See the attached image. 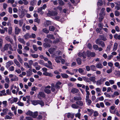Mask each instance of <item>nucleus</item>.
I'll list each match as a JSON object with an SVG mask.
<instances>
[{"label":"nucleus","mask_w":120,"mask_h":120,"mask_svg":"<svg viewBox=\"0 0 120 120\" xmlns=\"http://www.w3.org/2000/svg\"><path fill=\"white\" fill-rule=\"evenodd\" d=\"M8 48L10 50H13L11 45L10 44L6 43L4 45L3 48L2 49L1 51L4 52L5 51L8 50Z\"/></svg>","instance_id":"1"},{"label":"nucleus","mask_w":120,"mask_h":120,"mask_svg":"<svg viewBox=\"0 0 120 120\" xmlns=\"http://www.w3.org/2000/svg\"><path fill=\"white\" fill-rule=\"evenodd\" d=\"M58 14L57 12L52 10H48V12L47 13V15L48 16H55L57 15Z\"/></svg>","instance_id":"2"},{"label":"nucleus","mask_w":120,"mask_h":120,"mask_svg":"<svg viewBox=\"0 0 120 120\" xmlns=\"http://www.w3.org/2000/svg\"><path fill=\"white\" fill-rule=\"evenodd\" d=\"M9 77L11 78L10 81L11 82L17 81L19 80L18 77L15 75L10 74L9 75Z\"/></svg>","instance_id":"3"},{"label":"nucleus","mask_w":120,"mask_h":120,"mask_svg":"<svg viewBox=\"0 0 120 120\" xmlns=\"http://www.w3.org/2000/svg\"><path fill=\"white\" fill-rule=\"evenodd\" d=\"M23 8V7H21V8L22 10V11L21 12V14L19 15V17L21 18H23L25 15L28 12V10Z\"/></svg>","instance_id":"4"},{"label":"nucleus","mask_w":120,"mask_h":120,"mask_svg":"<svg viewBox=\"0 0 120 120\" xmlns=\"http://www.w3.org/2000/svg\"><path fill=\"white\" fill-rule=\"evenodd\" d=\"M59 89L58 88H57L54 84L52 83L51 84V90L52 92H54L55 94L56 93Z\"/></svg>","instance_id":"5"},{"label":"nucleus","mask_w":120,"mask_h":120,"mask_svg":"<svg viewBox=\"0 0 120 120\" xmlns=\"http://www.w3.org/2000/svg\"><path fill=\"white\" fill-rule=\"evenodd\" d=\"M45 97V95L44 93L41 91L39 92L37 95L38 98L40 99H41L42 98H44Z\"/></svg>","instance_id":"6"},{"label":"nucleus","mask_w":120,"mask_h":120,"mask_svg":"<svg viewBox=\"0 0 120 120\" xmlns=\"http://www.w3.org/2000/svg\"><path fill=\"white\" fill-rule=\"evenodd\" d=\"M96 92L97 94V96H99L101 95V89L99 87L95 89Z\"/></svg>","instance_id":"7"},{"label":"nucleus","mask_w":120,"mask_h":120,"mask_svg":"<svg viewBox=\"0 0 120 120\" xmlns=\"http://www.w3.org/2000/svg\"><path fill=\"white\" fill-rule=\"evenodd\" d=\"M78 56L79 57H82L83 58H86V55L85 53L83 52L82 53L79 52L78 53Z\"/></svg>","instance_id":"8"},{"label":"nucleus","mask_w":120,"mask_h":120,"mask_svg":"<svg viewBox=\"0 0 120 120\" xmlns=\"http://www.w3.org/2000/svg\"><path fill=\"white\" fill-rule=\"evenodd\" d=\"M13 64V63L12 61H9L6 63V67L7 68H8L10 66L12 65Z\"/></svg>","instance_id":"9"},{"label":"nucleus","mask_w":120,"mask_h":120,"mask_svg":"<svg viewBox=\"0 0 120 120\" xmlns=\"http://www.w3.org/2000/svg\"><path fill=\"white\" fill-rule=\"evenodd\" d=\"M21 30V29L19 28L17 26L15 27V34H19V33Z\"/></svg>","instance_id":"10"},{"label":"nucleus","mask_w":120,"mask_h":120,"mask_svg":"<svg viewBox=\"0 0 120 120\" xmlns=\"http://www.w3.org/2000/svg\"><path fill=\"white\" fill-rule=\"evenodd\" d=\"M5 39L7 41L10 42L11 44L13 43V40L9 36H7L6 37Z\"/></svg>","instance_id":"11"},{"label":"nucleus","mask_w":120,"mask_h":120,"mask_svg":"<svg viewBox=\"0 0 120 120\" xmlns=\"http://www.w3.org/2000/svg\"><path fill=\"white\" fill-rule=\"evenodd\" d=\"M89 98L87 97V98H86V100L87 105H90L92 101L90 99H89Z\"/></svg>","instance_id":"12"},{"label":"nucleus","mask_w":120,"mask_h":120,"mask_svg":"<svg viewBox=\"0 0 120 120\" xmlns=\"http://www.w3.org/2000/svg\"><path fill=\"white\" fill-rule=\"evenodd\" d=\"M55 57V60L56 62L57 63L60 62V60L61 59V56H59L57 57Z\"/></svg>","instance_id":"13"},{"label":"nucleus","mask_w":120,"mask_h":120,"mask_svg":"<svg viewBox=\"0 0 120 120\" xmlns=\"http://www.w3.org/2000/svg\"><path fill=\"white\" fill-rule=\"evenodd\" d=\"M43 74L49 77H52L53 76V75L51 73H49L48 72H44L43 73Z\"/></svg>","instance_id":"14"},{"label":"nucleus","mask_w":120,"mask_h":120,"mask_svg":"<svg viewBox=\"0 0 120 120\" xmlns=\"http://www.w3.org/2000/svg\"><path fill=\"white\" fill-rule=\"evenodd\" d=\"M74 115L73 114H71L70 113H68L67 114V116L68 118H70L71 119H73L74 116Z\"/></svg>","instance_id":"15"},{"label":"nucleus","mask_w":120,"mask_h":120,"mask_svg":"<svg viewBox=\"0 0 120 120\" xmlns=\"http://www.w3.org/2000/svg\"><path fill=\"white\" fill-rule=\"evenodd\" d=\"M76 104L80 106H82L84 105V103L82 101H78L76 102Z\"/></svg>","instance_id":"16"},{"label":"nucleus","mask_w":120,"mask_h":120,"mask_svg":"<svg viewBox=\"0 0 120 120\" xmlns=\"http://www.w3.org/2000/svg\"><path fill=\"white\" fill-rule=\"evenodd\" d=\"M14 63L17 66L19 67H20V64L16 59H14Z\"/></svg>","instance_id":"17"},{"label":"nucleus","mask_w":120,"mask_h":120,"mask_svg":"<svg viewBox=\"0 0 120 120\" xmlns=\"http://www.w3.org/2000/svg\"><path fill=\"white\" fill-rule=\"evenodd\" d=\"M61 75L63 78L67 79L68 78V76L66 74L61 73Z\"/></svg>","instance_id":"18"},{"label":"nucleus","mask_w":120,"mask_h":120,"mask_svg":"<svg viewBox=\"0 0 120 120\" xmlns=\"http://www.w3.org/2000/svg\"><path fill=\"white\" fill-rule=\"evenodd\" d=\"M79 91V90L77 89L73 88L72 89L71 92L73 94H75L78 93Z\"/></svg>","instance_id":"19"},{"label":"nucleus","mask_w":120,"mask_h":120,"mask_svg":"<svg viewBox=\"0 0 120 120\" xmlns=\"http://www.w3.org/2000/svg\"><path fill=\"white\" fill-rule=\"evenodd\" d=\"M47 37L49 38L52 39H54L55 38L53 35L50 34H47Z\"/></svg>","instance_id":"20"},{"label":"nucleus","mask_w":120,"mask_h":120,"mask_svg":"<svg viewBox=\"0 0 120 120\" xmlns=\"http://www.w3.org/2000/svg\"><path fill=\"white\" fill-rule=\"evenodd\" d=\"M32 73V71L30 69H29L28 71H26V75L28 76H30Z\"/></svg>","instance_id":"21"},{"label":"nucleus","mask_w":120,"mask_h":120,"mask_svg":"<svg viewBox=\"0 0 120 120\" xmlns=\"http://www.w3.org/2000/svg\"><path fill=\"white\" fill-rule=\"evenodd\" d=\"M30 35L29 33H27L25 34L24 36V38L25 39H27L30 38Z\"/></svg>","instance_id":"22"},{"label":"nucleus","mask_w":120,"mask_h":120,"mask_svg":"<svg viewBox=\"0 0 120 120\" xmlns=\"http://www.w3.org/2000/svg\"><path fill=\"white\" fill-rule=\"evenodd\" d=\"M118 46V44L116 43H114V46L113 48V50L114 51H116L117 48V47Z\"/></svg>","instance_id":"23"},{"label":"nucleus","mask_w":120,"mask_h":120,"mask_svg":"<svg viewBox=\"0 0 120 120\" xmlns=\"http://www.w3.org/2000/svg\"><path fill=\"white\" fill-rule=\"evenodd\" d=\"M103 2L101 0H98V2L97 3V5L98 7L100 6H101L103 4Z\"/></svg>","instance_id":"24"},{"label":"nucleus","mask_w":120,"mask_h":120,"mask_svg":"<svg viewBox=\"0 0 120 120\" xmlns=\"http://www.w3.org/2000/svg\"><path fill=\"white\" fill-rule=\"evenodd\" d=\"M90 68L91 70L92 71H96V68L95 66L94 65L90 66Z\"/></svg>","instance_id":"25"},{"label":"nucleus","mask_w":120,"mask_h":120,"mask_svg":"<svg viewBox=\"0 0 120 120\" xmlns=\"http://www.w3.org/2000/svg\"><path fill=\"white\" fill-rule=\"evenodd\" d=\"M99 37L102 40L104 41H105L107 40V39L106 37L103 35H100Z\"/></svg>","instance_id":"26"},{"label":"nucleus","mask_w":120,"mask_h":120,"mask_svg":"<svg viewBox=\"0 0 120 120\" xmlns=\"http://www.w3.org/2000/svg\"><path fill=\"white\" fill-rule=\"evenodd\" d=\"M102 65L100 63L97 64L96 65V67L98 68H103Z\"/></svg>","instance_id":"27"},{"label":"nucleus","mask_w":120,"mask_h":120,"mask_svg":"<svg viewBox=\"0 0 120 120\" xmlns=\"http://www.w3.org/2000/svg\"><path fill=\"white\" fill-rule=\"evenodd\" d=\"M38 100H33L31 102L32 104L34 105H36L38 104Z\"/></svg>","instance_id":"28"},{"label":"nucleus","mask_w":120,"mask_h":120,"mask_svg":"<svg viewBox=\"0 0 120 120\" xmlns=\"http://www.w3.org/2000/svg\"><path fill=\"white\" fill-rule=\"evenodd\" d=\"M114 37L116 39L120 40V35H118V34H116L114 36Z\"/></svg>","instance_id":"29"},{"label":"nucleus","mask_w":120,"mask_h":120,"mask_svg":"<svg viewBox=\"0 0 120 120\" xmlns=\"http://www.w3.org/2000/svg\"><path fill=\"white\" fill-rule=\"evenodd\" d=\"M43 45L44 46L45 48L49 47L51 46L50 45L49 43H44Z\"/></svg>","instance_id":"30"},{"label":"nucleus","mask_w":120,"mask_h":120,"mask_svg":"<svg viewBox=\"0 0 120 120\" xmlns=\"http://www.w3.org/2000/svg\"><path fill=\"white\" fill-rule=\"evenodd\" d=\"M95 79L96 78L94 76H92L89 78L90 80L94 83Z\"/></svg>","instance_id":"31"},{"label":"nucleus","mask_w":120,"mask_h":120,"mask_svg":"<svg viewBox=\"0 0 120 120\" xmlns=\"http://www.w3.org/2000/svg\"><path fill=\"white\" fill-rule=\"evenodd\" d=\"M17 59L20 63L21 64H22V60L19 55H17Z\"/></svg>","instance_id":"32"},{"label":"nucleus","mask_w":120,"mask_h":120,"mask_svg":"<svg viewBox=\"0 0 120 120\" xmlns=\"http://www.w3.org/2000/svg\"><path fill=\"white\" fill-rule=\"evenodd\" d=\"M26 114L27 116H32L33 114V112L30 111H28L26 113Z\"/></svg>","instance_id":"33"},{"label":"nucleus","mask_w":120,"mask_h":120,"mask_svg":"<svg viewBox=\"0 0 120 120\" xmlns=\"http://www.w3.org/2000/svg\"><path fill=\"white\" fill-rule=\"evenodd\" d=\"M12 27H9L8 28V33L9 34H12Z\"/></svg>","instance_id":"34"},{"label":"nucleus","mask_w":120,"mask_h":120,"mask_svg":"<svg viewBox=\"0 0 120 120\" xmlns=\"http://www.w3.org/2000/svg\"><path fill=\"white\" fill-rule=\"evenodd\" d=\"M44 66L46 67L49 68L51 69H53V67L52 66L49 65L47 63L45 64H44Z\"/></svg>","instance_id":"35"},{"label":"nucleus","mask_w":120,"mask_h":120,"mask_svg":"<svg viewBox=\"0 0 120 120\" xmlns=\"http://www.w3.org/2000/svg\"><path fill=\"white\" fill-rule=\"evenodd\" d=\"M3 105V107L5 108L6 107L7 105V102L6 101H3L2 102Z\"/></svg>","instance_id":"36"},{"label":"nucleus","mask_w":120,"mask_h":120,"mask_svg":"<svg viewBox=\"0 0 120 120\" xmlns=\"http://www.w3.org/2000/svg\"><path fill=\"white\" fill-rule=\"evenodd\" d=\"M115 66L116 67H117L118 68H120V65L119 63L118 62H116L114 64Z\"/></svg>","instance_id":"37"},{"label":"nucleus","mask_w":120,"mask_h":120,"mask_svg":"<svg viewBox=\"0 0 120 120\" xmlns=\"http://www.w3.org/2000/svg\"><path fill=\"white\" fill-rule=\"evenodd\" d=\"M55 50V49L54 48H51L49 49V52L51 54Z\"/></svg>","instance_id":"38"},{"label":"nucleus","mask_w":120,"mask_h":120,"mask_svg":"<svg viewBox=\"0 0 120 120\" xmlns=\"http://www.w3.org/2000/svg\"><path fill=\"white\" fill-rule=\"evenodd\" d=\"M71 107L75 109H77L79 107V106L78 105L75 104H73L72 105Z\"/></svg>","instance_id":"39"},{"label":"nucleus","mask_w":120,"mask_h":120,"mask_svg":"<svg viewBox=\"0 0 120 120\" xmlns=\"http://www.w3.org/2000/svg\"><path fill=\"white\" fill-rule=\"evenodd\" d=\"M18 40L20 42L24 44H25V42L23 39L20 38L18 39Z\"/></svg>","instance_id":"40"},{"label":"nucleus","mask_w":120,"mask_h":120,"mask_svg":"<svg viewBox=\"0 0 120 120\" xmlns=\"http://www.w3.org/2000/svg\"><path fill=\"white\" fill-rule=\"evenodd\" d=\"M19 26L21 27L23 24V21L22 20H20L19 21Z\"/></svg>","instance_id":"41"},{"label":"nucleus","mask_w":120,"mask_h":120,"mask_svg":"<svg viewBox=\"0 0 120 120\" xmlns=\"http://www.w3.org/2000/svg\"><path fill=\"white\" fill-rule=\"evenodd\" d=\"M74 99L76 101L80 100H81V98L80 97L75 96L74 97Z\"/></svg>","instance_id":"42"},{"label":"nucleus","mask_w":120,"mask_h":120,"mask_svg":"<svg viewBox=\"0 0 120 120\" xmlns=\"http://www.w3.org/2000/svg\"><path fill=\"white\" fill-rule=\"evenodd\" d=\"M51 24V22L49 20H47L46 21L45 24L46 26H48Z\"/></svg>","instance_id":"43"},{"label":"nucleus","mask_w":120,"mask_h":120,"mask_svg":"<svg viewBox=\"0 0 120 120\" xmlns=\"http://www.w3.org/2000/svg\"><path fill=\"white\" fill-rule=\"evenodd\" d=\"M103 82L101 81V79L97 81V85H99L101 84Z\"/></svg>","instance_id":"44"},{"label":"nucleus","mask_w":120,"mask_h":120,"mask_svg":"<svg viewBox=\"0 0 120 120\" xmlns=\"http://www.w3.org/2000/svg\"><path fill=\"white\" fill-rule=\"evenodd\" d=\"M44 92L47 94H49L51 92V91L50 90L45 89L44 90Z\"/></svg>","instance_id":"45"},{"label":"nucleus","mask_w":120,"mask_h":120,"mask_svg":"<svg viewBox=\"0 0 120 120\" xmlns=\"http://www.w3.org/2000/svg\"><path fill=\"white\" fill-rule=\"evenodd\" d=\"M8 109L7 108H5L3 109L2 111L6 115L8 111Z\"/></svg>","instance_id":"46"},{"label":"nucleus","mask_w":120,"mask_h":120,"mask_svg":"<svg viewBox=\"0 0 120 120\" xmlns=\"http://www.w3.org/2000/svg\"><path fill=\"white\" fill-rule=\"evenodd\" d=\"M38 114V112L37 111L33 113L32 115V117L34 118H36Z\"/></svg>","instance_id":"47"},{"label":"nucleus","mask_w":120,"mask_h":120,"mask_svg":"<svg viewBox=\"0 0 120 120\" xmlns=\"http://www.w3.org/2000/svg\"><path fill=\"white\" fill-rule=\"evenodd\" d=\"M78 64L79 65H80L81 63V59L79 58H78L76 60Z\"/></svg>","instance_id":"48"},{"label":"nucleus","mask_w":120,"mask_h":120,"mask_svg":"<svg viewBox=\"0 0 120 120\" xmlns=\"http://www.w3.org/2000/svg\"><path fill=\"white\" fill-rule=\"evenodd\" d=\"M61 83L60 82H58L56 84L55 86L57 88H60V86H59L61 84Z\"/></svg>","instance_id":"49"},{"label":"nucleus","mask_w":120,"mask_h":120,"mask_svg":"<svg viewBox=\"0 0 120 120\" xmlns=\"http://www.w3.org/2000/svg\"><path fill=\"white\" fill-rule=\"evenodd\" d=\"M75 116L76 117H78L79 119H81V114L80 113H77Z\"/></svg>","instance_id":"50"},{"label":"nucleus","mask_w":120,"mask_h":120,"mask_svg":"<svg viewBox=\"0 0 120 120\" xmlns=\"http://www.w3.org/2000/svg\"><path fill=\"white\" fill-rule=\"evenodd\" d=\"M55 29V27L52 26H50L49 27V30L50 31H53Z\"/></svg>","instance_id":"51"},{"label":"nucleus","mask_w":120,"mask_h":120,"mask_svg":"<svg viewBox=\"0 0 120 120\" xmlns=\"http://www.w3.org/2000/svg\"><path fill=\"white\" fill-rule=\"evenodd\" d=\"M24 65L27 68H31V67L28 65V64L26 62L24 63Z\"/></svg>","instance_id":"52"},{"label":"nucleus","mask_w":120,"mask_h":120,"mask_svg":"<svg viewBox=\"0 0 120 120\" xmlns=\"http://www.w3.org/2000/svg\"><path fill=\"white\" fill-rule=\"evenodd\" d=\"M55 17L54 18V19L57 20H59L60 18V17L59 16H57V15L55 16Z\"/></svg>","instance_id":"53"},{"label":"nucleus","mask_w":120,"mask_h":120,"mask_svg":"<svg viewBox=\"0 0 120 120\" xmlns=\"http://www.w3.org/2000/svg\"><path fill=\"white\" fill-rule=\"evenodd\" d=\"M38 104L40 105L41 106H43L44 105V102L41 100H38Z\"/></svg>","instance_id":"54"},{"label":"nucleus","mask_w":120,"mask_h":120,"mask_svg":"<svg viewBox=\"0 0 120 120\" xmlns=\"http://www.w3.org/2000/svg\"><path fill=\"white\" fill-rule=\"evenodd\" d=\"M5 80L6 82L8 83H9L10 80L9 79L8 77L5 76Z\"/></svg>","instance_id":"55"},{"label":"nucleus","mask_w":120,"mask_h":120,"mask_svg":"<svg viewBox=\"0 0 120 120\" xmlns=\"http://www.w3.org/2000/svg\"><path fill=\"white\" fill-rule=\"evenodd\" d=\"M3 40L1 38H0V49L3 46Z\"/></svg>","instance_id":"56"},{"label":"nucleus","mask_w":120,"mask_h":120,"mask_svg":"<svg viewBox=\"0 0 120 120\" xmlns=\"http://www.w3.org/2000/svg\"><path fill=\"white\" fill-rule=\"evenodd\" d=\"M15 2L14 0H8L7 3H10L11 4H12Z\"/></svg>","instance_id":"57"},{"label":"nucleus","mask_w":120,"mask_h":120,"mask_svg":"<svg viewBox=\"0 0 120 120\" xmlns=\"http://www.w3.org/2000/svg\"><path fill=\"white\" fill-rule=\"evenodd\" d=\"M98 46L96 45H94L93 46V48L96 50H98Z\"/></svg>","instance_id":"58"},{"label":"nucleus","mask_w":120,"mask_h":120,"mask_svg":"<svg viewBox=\"0 0 120 120\" xmlns=\"http://www.w3.org/2000/svg\"><path fill=\"white\" fill-rule=\"evenodd\" d=\"M5 90H3L0 91V92L2 94V96H6L7 95V94L5 93Z\"/></svg>","instance_id":"59"},{"label":"nucleus","mask_w":120,"mask_h":120,"mask_svg":"<svg viewBox=\"0 0 120 120\" xmlns=\"http://www.w3.org/2000/svg\"><path fill=\"white\" fill-rule=\"evenodd\" d=\"M23 1V4L25 5H27L28 4L29 2L27 0H22Z\"/></svg>","instance_id":"60"},{"label":"nucleus","mask_w":120,"mask_h":120,"mask_svg":"<svg viewBox=\"0 0 120 120\" xmlns=\"http://www.w3.org/2000/svg\"><path fill=\"white\" fill-rule=\"evenodd\" d=\"M34 58H37L38 57V55L37 54H33L31 55Z\"/></svg>","instance_id":"61"},{"label":"nucleus","mask_w":120,"mask_h":120,"mask_svg":"<svg viewBox=\"0 0 120 120\" xmlns=\"http://www.w3.org/2000/svg\"><path fill=\"white\" fill-rule=\"evenodd\" d=\"M42 31L46 33H49V31L46 28H44L42 30Z\"/></svg>","instance_id":"62"},{"label":"nucleus","mask_w":120,"mask_h":120,"mask_svg":"<svg viewBox=\"0 0 120 120\" xmlns=\"http://www.w3.org/2000/svg\"><path fill=\"white\" fill-rule=\"evenodd\" d=\"M101 41L98 39H97L95 41L96 44L98 45H100Z\"/></svg>","instance_id":"63"},{"label":"nucleus","mask_w":120,"mask_h":120,"mask_svg":"<svg viewBox=\"0 0 120 120\" xmlns=\"http://www.w3.org/2000/svg\"><path fill=\"white\" fill-rule=\"evenodd\" d=\"M120 14L119 12L117 11H116L115 12V15L116 16H119Z\"/></svg>","instance_id":"64"}]
</instances>
